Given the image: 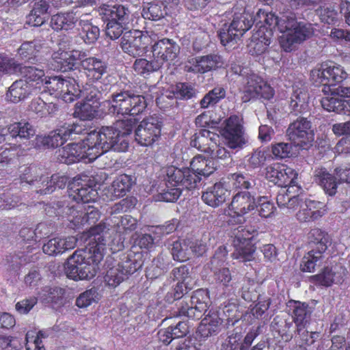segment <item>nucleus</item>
I'll use <instances>...</instances> for the list:
<instances>
[{
  "label": "nucleus",
  "mask_w": 350,
  "mask_h": 350,
  "mask_svg": "<svg viewBox=\"0 0 350 350\" xmlns=\"http://www.w3.org/2000/svg\"><path fill=\"white\" fill-rule=\"evenodd\" d=\"M104 105L110 113L128 115L130 118L118 120L112 126L92 131L81 142L59 149L57 157L60 163L69 165L82 160L90 163L109 150L116 152L128 150L129 136L136 124V119L131 116L142 113L146 109L144 97L122 91L113 94L104 102Z\"/></svg>",
  "instance_id": "f257e3e1"
},
{
  "label": "nucleus",
  "mask_w": 350,
  "mask_h": 350,
  "mask_svg": "<svg viewBox=\"0 0 350 350\" xmlns=\"http://www.w3.org/2000/svg\"><path fill=\"white\" fill-rule=\"evenodd\" d=\"M106 230L105 224L102 223L90 228V240L85 250L75 251L64 264V271L68 278L81 280L95 276L98 265L103 259L106 250L103 235Z\"/></svg>",
  "instance_id": "f03ea898"
},
{
  "label": "nucleus",
  "mask_w": 350,
  "mask_h": 350,
  "mask_svg": "<svg viewBox=\"0 0 350 350\" xmlns=\"http://www.w3.org/2000/svg\"><path fill=\"white\" fill-rule=\"evenodd\" d=\"M258 28L270 29L278 28L282 35L279 38L280 47L286 52H291L314 33L313 25L298 22L295 18L284 15L278 18L273 13L260 9L255 18Z\"/></svg>",
  "instance_id": "7ed1b4c3"
},
{
  "label": "nucleus",
  "mask_w": 350,
  "mask_h": 350,
  "mask_svg": "<svg viewBox=\"0 0 350 350\" xmlns=\"http://www.w3.org/2000/svg\"><path fill=\"white\" fill-rule=\"evenodd\" d=\"M228 19L219 32L221 42L224 46L236 42L254 23V18L247 12L243 2L237 3L231 10L225 13Z\"/></svg>",
  "instance_id": "20e7f679"
},
{
  "label": "nucleus",
  "mask_w": 350,
  "mask_h": 350,
  "mask_svg": "<svg viewBox=\"0 0 350 350\" xmlns=\"http://www.w3.org/2000/svg\"><path fill=\"white\" fill-rule=\"evenodd\" d=\"M42 90L48 92L51 95L61 98L66 103L74 101L81 92L75 79L63 78L60 76L45 77Z\"/></svg>",
  "instance_id": "39448f33"
},
{
  "label": "nucleus",
  "mask_w": 350,
  "mask_h": 350,
  "mask_svg": "<svg viewBox=\"0 0 350 350\" xmlns=\"http://www.w3.org/2000/svg\"><path fill=\"white\" fill-rule=\"evenodd\" d=\"M38 169L33 167H25L23 174L21 175V183H25L29 185H35L39 190L38 193L40 194H49L55 191L56 188L62 189L66 183L68 178L65 176L53 174L49 179L45 176H38Z\"/></svg>",
  "instance_id": "423d86ee"
},
{
  "label": "nucleus",
  "mask_w": 350,
  "mask_h": 350,
  "mask_svg": "<svg viewBox=\"0 0 350 350\" xmlns=\"http://www.w3.org/2000/svg\"><path fill=\"white\" fill-rule=\"evenodd\" d=\"M256 234V229L245 226L241 225L234 228L232 232L234 251L232 257L241 262L252 260L256 250L252 240Z\"/></svg>",
  "instance_id": "0eeeda50"
},
{
  "label": "nucleus",
  "mask_w": 350,
  "mask_h": 350,
  "mask_svg": "<svg viewBox=\"0 0 350 350\" xmlns=\"http://www.w3.org/2000/svg\"><path fill=\"white\" fill-rule=\"evenodd\" d=\"M309 237L314 246L303 257L300 267L302 271L311 273L314 272L315 267L320 266L322 262L323 253L327 249L328 238L327 234L319 228L312 229Z\"/></svg>",
  "instance_id": "6e6552de"
},
{
  "label": "nucleus",
  "mask_w": 350,
  "mask_h": 350,
  "mask_svg": "<svg viewBox=\"0 0 350 350\" xmlns=\"http://www.w3.org/2000/svg\"><path fill=\"white\" fill-rule=\"evenodd\" d=\"M57 214L66 218L70 224V228H75L85 224H94L100 218V213L92 206H85L83 204L59 207Z\"/></svg>",
  "instance_id": "1a4fd4ad"
},
{
  "label": "nucleus",
  "mask_w": 350,
  "mask_h": 350,
  "mask_svg": "<svg viewBox=\"0 0 350 350\" xmlns=\"http://www.w3.org/2000/svg\"><path fill=\"white\" fill-rule=\"evenodd\" d=\"M219 135L206 129L201 130L194 135L191 146L210 154L211 159H225L230 157L229 152L218 144Z\"/></svg>",
  "instance_id": "9d476101"
},
{
  "label": "nucleus",
  "mask_w": 350,
  "mask_h": 350,
  "mask_svg": "<svg viewBox=\"0 0 350 350\" xmlns=\"http://www.w3.org/2000/svg\"><path fill=\"white\" fill-rule=\"evenodd\" d=\"M310 77L317 85L321 84L325 88L337 86V84L347 77V73L343 67L338 64L324 63L311 70Z\"/></svg>",
  "instance_id": "9b49d317"
},
{
  "label": "nucleus",
  "mask_w": 350,
  "mask_h": 350,
  "mask_svg": "<svg viewBox=\"0 0 350 350\" xmlns=\"http://www.w3.org/2000/svg\"><path fill=\"white\" fill-rule=\"evenodd\" d=\"M153 41L154 38L148 32L144 33L140 31L133 30L124 33L120 46L124 53L131 56H142Z\"/></svg>",
  "instance_id": "f8f14e48"
},
{
  "label": "nucleus",
  "mask_w": 350,
  "mask_h": 350,
  "mask_svg": "<svg viewBox=\"0 0 350 350\" xmlns=\"http://www.w3.org/2000/svg\"><path fill=\"white\" fill-rule=\"evenodd\" d=\"M242 100L248 102L252 99L262 98L270 99L274 95L273 89L261 77L254 72L247 73L246 81L242 88Z\"/></svg>",
  "instance_id": "ddd939ff"
},
{
  "label": "nucleus",
  "mask_w": 350,
  "mask_h": 350,
  "mask_svg": "<svg viewBox=\"0 0 350 350\" xmlns=\"http://www.w3.org/2000/svg\"><path fill=\"white\" fill-rule=\"evenodd\" d=\"M288 139L302 149H307L312 145L314 134L311 129V123L306 118H298L291 123L286 131Z\"/></svg>",
  "instance_id": "4468645a"
},
{
  "label": "nucleus",
  "mask_w": 350,
  "mask_h": 350,
  "mask_svg": "<svg viewBox=\"0 0 350 350\" xmlns=\"http://www.w3.org/2000/svg\"><path fill=\"white\" fill-rule=\"evenodd\" d=\"M208 292L205 289L196 291L189 299V303L183 301L180 306L179 314L192 319H200L209 306Z\"/></svg>",
  "instance_id": "2eb2a0df"
},
{
  "label": "nucleus",
  "mask_w": 350,
  "mask_h": 350,
  "mask_svg": "<svg viewBox=\"0 0 350 350\" xmlns=\"http://www.w3.org/2000/svg\"><path fill=\"white\" fill-rule=\"evenodd\" d=\"M256 208L255 196L250 191H239L236 193L229 206V209L235 215L231 217L228 222L230 225L241 223L244 219L243 216Z\"/></svg>",
  "instance_id": "dca6fc26"
},
{
  "label": "nucleus",
  "mask_w": 350,
  "mask_h": 350,
  "mask_svg": "<svg viewBox=\"0 0 350 350\" xmlns=\"http://www.w3.org/2000/svg\"><path fill=\"white\" fill-rule=\"evenodd\" d=\"M226 144L232 149L241 148L245 144L243 127V118L238 116H231L225 121L221 131Z\"/></svg>",
  "instance_id": "f3484780"
},
{
  "label": "nucleus",
  "mask_w": 350,
  "mask_h": 350,
  "mask_svg": "<svg viewBox=\"0 0 350 350\" xmlns=\"http://www.w3.org/2000/svg\"><path fill=\"white\" fill-rule=\"evenodd\" d=\"M165 174L168 187L192 189L196 188L200 183L198 175L192 173L189 168L180 169L174 166H169L165 168Z\"/></svg>",
  "instance_id": "a211bd4d"
},
{
  "label": "nucleus",
  "mask_w": 350,
  "mask_h": 350,
  "mask_svg": "<svg viewBox=\"0 0 350 350\" xmlns=\"http://www.w3.org/2000/svg\"><path fill=\"white\" fill-rule=\"evenodd\" d=\"M161 122L156 117L143 120L135 130L136 142L144 146H150L161 137Z\"/></svg>",
  "instance_id": "6ab92c4d"
},
{
  "label": "nucleus",
  "mask_w": 350,
  "mask_h": 350,
  "mask_svg": "<svg viewBox=\"0 0 350 350\" xmlns=\"http://www.w3.org/2000/svg\"><path fill=\"white\" fill-rule=\"evenodd\" d=\"M265 178L280 187L298 183V174L286 165L275 163L267 166L265 169Z\"/></svg>",
  "instance_id": "aec40b11"
},
{
  "label": "nucleus",
  "mask_w": 350,
  "mask_h": 350,
  "mask_svg": "<svg viewBox=\"0 0 350 350\" xmlns=\"http://www.w3.org/2000/svg\"><path fill=\"white\" fill-rule=\"evenodd\" d=\"M154 38L152 45V58L161 67L164 63L175 59L179 53V46L172 40L163 38L156 41V36L151 35Z\"/></svg>",
  "instance_id": "412c9836"
},
{
  "label": "nucleus",
  "mask_w": 350,
  "mask_h": 350,
  "mask_svg": "<svg viewBox=\"0 0 350 350\" xmlns=\"http://www.w3.org/2000/svg\"><path fill=\"white\" fill-rule=\"evenodd\" d=\"M68 189V198L76 202L72 206H76L81 204L80 202L85 204L94 202L98 197V191L95 187L88 185L85 181L81 182L79 178L69 184Z\"/></svg>",
  "instance_id": "4be33fe9"
},
{
  "label": "nucleus",
  "mask_w": 350,
  "mask_h": 350,
  "mask_svg": "<svg viewBox=\"0 0 350 350\" xmlns=\"http://www.w3.org/2000/svg\"><path fill=\"white\" fill-rule=\"evenodd\" d=\"M87 56L88 54L85 51L72 50L66 51L59 49L53 53V59L57 64L56 68L66 72L73 69L79 62L81 66H82V62Z\"/></svg>",
  "instance_id": "5701e85b"
},
{
  "label": "nucleus",
  "mask_w": 350,
  "mask_h": 350,
  "mask_svg": "<svg viewBox=\"0 0 350 350\" xmlns=\"http://www.w3.org/2000/svg\"><path fill=\"white\" fill-rule=\"evenodd\" d=\"M224 64L217 55H208L190 59L185 65V70L195 73H204L221 68Z\"/></svg>",
  "instance_id": "b1692460"
},
{
  "label": "nucleus",
  "mask_w": 350,
  "mask_h": 350,
  "mask_svg": "<svg viewBox=\"0 0 350 350\" xmlns=\"http://www.w3.org/2000/svg\"><path fill=\"white\" fill-rule=\"evenodd\" d=\"M227 254L226 247L225 246H220L217 248L211 260V269L214 271L215 280L223 286H228L232 280L230 270L228 268H218L226 260Z\"/></svg>",
  "instance_id": "393cba45"
},
{
  "label": "nucleus",
  "mask_w": 350,
  "mask_h": 350,
  "mask_svg": "<svg viewBox=\"0 0 350 350\" xmlns=\"http://www.w3.org/2000/svg\"><path fill=\"white\" fill-rule=\"evenodd\" d=\"M137 267L132 260L126 259L107 271L105 281L109 286L116 287L119 285L129 275L133 273Z\"/></svg>",
  "instance_id": "a878e982"
},
{
  "label": "nucleus",
  "mask_w": 350,
  "mask_h": 350,
  "mask_svg": "<svg viewBox=\"0 0 350 350\" xmlns=\"http://www.w3.org/2000/svg\"><path fill=\"white\" fill-rule=\"evenodd\" d=\"M230 191L226 183L219 182L206 189L202 199L206 204L217 207L223 204L230 196Z\"/></svg>",
  "instance_id": "bb28decb"
},
{
  "label": "nucleus",
  "mask_w": 350,
  "mask_h": 350,
  "mask_svg": "<svg viewBox=\"0 0 350 350\" xmlns=\"http://www.w3.org/2000/svg\"><path fill=\"white\" fill-rule=\"evenodd\" d=\"M327 212L325 205L321 202L306 199L301 205V209L297 213V219L301 222H308L318 219Z\"/></svg>",
  "instance_id": "cd10ccee"
},
{
  "label": "nucleus",
  "mask_w": 350,
  "mask_h": 350,
  "mask_svg": "<svg viewBox=\"0 0 350 350\" xmlns=\"http://www.w3.org/2000/svg\"><path fill=\"white\" fill-rule=\"evenodd\" d=\"M272 37L271 30L265 27L258 28L248 44L250 53L252 55H260L264 53L271 44Z\"/></svg>",
  "instance_id": "c85d7f7f"
},
{
  "label": "nucleus",
  "mask_w": 350,
  "mask_h": 350,
  "mask_svg": "<svg viewBox=\"0 0 350 350\" xmlns=\"http://www.w3.org/2000/svg\"><path fill=\"white\" fill-rule=\"evenodd\" d=\"M82 69L90 83H94L107 72V64L96 57H86L82 62Z\"/></svg>",
  "instance_id": "c756f323"
},
{
  "label": "nucleus",
  "mask_w": 350,
  "mask_h": 350,
  "mask_svg": "<svg viewBox=\"0 0 350 350\" xmlns=\"http://www.w3.org/2000/svg\"><path fill=\"white\" fill-rule=\"evenodd\" d=\"M83 15L75 10L60 12L51 17V26L55 31H69L75 28L77 23H79V20Z\"/></svg>",
  "instance_id": "7c9ffc66"
},
{
  "label": "nucleus",
  "mask_w": 350,
  "mask_h": 350,
  "mask_svg": "<svg viewBox=\"0 0 350 350\" xmlns=\"http://www.w3.org/2000/svg\"><path fill=\"white\" fill-rule=\"evenodd\" d=\"M75 237L70 236L66 238L56 237L49 240L42 247L44 253L53 256L62 254L66 250L73 249L77 244Z\"/></svg>",
  "instance_id": "2f4dec72"
},
{
  "label": "nucleus",
  "mask_w": 350,
  "mask_h": 350,
  "mask_svg": "<svg viewBox=\"0 0 350 350\" xmlns=\"http://www.w3.org/2000/svg\"><path fill=\"white\" fill-rule=\"evenodd\" d=\"M133 183L131 176L126 174H121L112 183L111 186L105 191V195L109 200H114L124 196L130 190Z\"/></svg>",
  "instance_id": "473e14b6"
},
{
  "label": "nucleus",
  "mask_w": 350,
  "mask_h": 350,
  "mask_svg": "<svg viewBox=\"0 0 350 350\" xmlns=\"http://www.w3.org/2000/svg\"><path fill=\"white\" fill-rule=\"evenodd\" d=\"M196 94V90L192 85L187 83H179L175 86H170L163 90L161 96L157 98V103L159 105L164 98H178L189 99Z\"/></svg>",
  "instance_id": "72a5a7b5"
},
{
  "label": "nucleus",
  "mask_w": 350,
  "mask_h": 350,
  "mask_svg": "<svg viewBox=\"0 0 350 350\" xmlns=\"http://www.w3.org/2000/svg\"><path fill=\"white\" fill-rule=\"evenodd\" d=\"M99 15L104 22L128 21L129 12L121 5H103L98 10Z\"/></svg>",
  "instance_id": "f704fd0d"
},
{
  "label": "nucleus",
  "mask_w": 350,
  "mask_h": 350,
  "mask_svg": "<svg viewBox=\"0 0 350 350\" xmlns=\"http://www.w3.org/2000/svg\"><path fill=\"white\" fill-rule=\"evenodd\" d=\"M18 70L21 75L25 78L34 92L41 91L44 83V71L36 66H23L18 64Z\"/></svg>",
  "instance_id": "c9c22d12"
},
{
  "label": "nucleus",
  "mask_w": 350,
  "mask_h": 350,
  "mask_svg": "<svg viewBox=\"0 0 350 350\" xmlns=\"http://www.w3.org/2000/svg\"><path fill=\"white\" fill-rule=\"evenodd\" d=\"M346 274V269L340 264H336L331 267H325L323 272L314 276L317 281L324 286H331L333 283H340L343 281Z\"/></svg>",
  "instance_id": "e433bc0d"
},
{
  "label": "nucleus",
  "mask_w": 350,
  "mask_h": 350,
  "mask_svg": "<svg viewBox=\"0 0 350 350\" xmlns=\"http://www.w3.org/2000/svg\"><path fill=\"white\" fill-rule=\"evenodd\" d=\"M221 323L222 319L217 312H209L198 326V333L204 338L215 335L220 331Z\"/></svg>",
  "instance_id": "4c0bfd02"
},
{
  "label": "nucleus",
  "mask_w": 350,
  "mask_h": 350,
  "mask_svg": "<svg viewBox=\"0 0 350 350\" xmlns=\"http://www.w3.org/2000/svg\"><path fill=\"white\" fill-rule=\"evenodd\" d=\"M49 7L46 0H34L32 9L27 16V23L33 27L43 25L48 18Z\"/></svg>",
  "instance_id": "58836bf2"
},
{
  "label": "nucleus",
  "mask_w": 350,
  "mask_h": 350,
  "mask_svg": "<svg viewBox=\"0 0 350 350\" xmlns=\"http://www.w3.org/2000/svg\"><path fill=\"white\" fill-rule=\"evenodd\" d=\"M288 307L292 310L293 321L297 326V332L299 334L304 330L311 312L307 304L299 301H291Z\"/></svg>",
  "instance_id": "ea45409f"
},
{
  "label": "nucleus",
  "mask_w": 350,
  "mask_h": 350,
  "mask_svg": "<svg viewBox=\"0 0 350 350\" xmlns=\"http://www.w3.org/2000/svg\"><path fill=\"white\" fill-rule=\"evenodd\" d=\"M33 92H35L34 90L27 81L20 79L14 81L9 88L6 94V98L12 103H17L27 98Z\"/></svg>",
  "instance_id": "a19ab883"
},
{
  "label": "nucleus",
  "mask_w": 350,
  "mask_h": 350,
  "mask_svg": "<svg viewBox=\"0 0 350 350\" xmlns=\"http://www.w3.org/2000/svg\"><path fill=\"white\" fill-rule=\"evenodd\" d=\"M65 132L62 126L51 131L47 136L37 135L35 139V146L36 147L55 148L62 145L68 139Z\"/></svg>",
  "instance_id": "79ce46f5"
},
{
  "label": "nucleus",
  "mask_w": 350,
  "mask_h": 350,
  "mask_svg": "<svg viewBox=\"0 0 350 350\" xmlns=\"http://www.w3.org/2000/svg\"><path fill=\"white\" fill-rule=\"evenodd\" d=\"M89 14H84L79 20L80 36L85 44L94 43L100 36V29L92 24L89 18Z\"/></svg>",
  "instance_id": "37998d69"
},
{
  "label": "nucleus",
  "mask_w": 350,
  "mask_h": 350,
  "mask_svg": "<svg viewBox=\"0 0 350 350\" xmlns=\"http://www.w3.org/2000/svg\"><path fill=\"white\" fill-rule=\"evenodd\" d=\"M217 168L215 162L211 159H205L202 155H198L193 158L190 163V168L192 173L200 176H208L211 174Z\"/></svg>",
  "instance_id": "c03bdc74"
},
{
  "label": "nucleus",
  "mask_w": 350,
  "mask_h": 350,
  "mask_svg": "<svg viewBox=\"0 0 350 350\" xmlns=\"http://www.w3.org/2000/svg\"><path fill=\"white\" fill-rule=\"evenodd\" d=\"M314 176L315 181L321 186L327 194L334 196L336 193L338 183L325 168L316 169Z\"/></svg>",
  "instance_id": "a18cd8bd"
},
{
  "label": "nucleus",
  "mask_w": 350,
  "mask_h": 350,
  "mask_svg": "<svg viewBox=\"0 0 350 350\" xmlns=\"http://www.w3.org/2000/svg\"><path fill=\"white\" fill-rule=\"evenodd\" d=\"M99 107V102L96 100H83L75 105L74 116L81 120H91L96 113Z\"/></svg>",
  "instance_id": "49530a36"
},
{
  "label": "nucleus",
  "mask_w": 350,
  "mask_h": 350,
  "mask_svg": "<svg viewBox=\"0 0 350 350\" xmlns=\"http://www.w3.org/2000/svg\"><path fill=\"white\" fill-rule=\"evenodd\" d=\"M308 94L303 89H294L291 98L290 107L295 113H304L308 110Z\"/></svg>",
  "instance_id": "de8ad7c7"
},
{
  "label": "nucleus",
  "mask_w": 350,
  "mask_h": 350,
  "mask_svg": "<svg viewBox=\"0 0 350 350\" xmlns=\"http://www.w3.org/2000/svg\"><path fill=\"white\" fill-rule=\"evenodd\" d=\"M29 109L42 118L55 114L58 110V107L53 103H46L40 98H36L31 100Z\"/></svg>",
  "instance_id": "09e8293b"
},
{
  "label": "nucleus",
  "mask_w": 350,
  "mask_h": 350,
  "mask_svg": "<svg viewBox=\"0 0 350 350\" xmlns=\"http://www.w3.org/2000/svg\"><path fill=\"white\" fill-rule=\"evenodd\" d=\"M43 47V43L40 40L23 42L18 49V55L23 59L31 60L37 57Z\"/></svg>",
  "instance_id": "8fccbe9b"
},
{
  "label": "nucleus",
  "mask_w": 350,
  "mask_h": 350,
  "mask_svg": "<svg viewBox=\"0 0 350 350\" xmlns=\"http://www.w3.org/2000/svg\"><path fill=\"white\" fill-rule=\"evenodd\" d=\"M189 239H182L174 242L171 253L174 260L184 262L191 256Z\"/></svg>",
  "instance_id": "3c124183"
},
{
  "label": "nucleus",
  "mask_w": 350,
  "mask_h": 350,
  "mask_svg": "<svg viewBox=\"0 0 350 350\" xmlns=\"http://www.w3.org/2000/svg\"><path fill=\"white\" fill-rule=\"evenodd\" d=\"M12 138L28 139L36 134V129L29 122H21L11 124Z\"/></svg>",
  "instance_id": "603ef678"
},
{
  "label": "nucleus",
  "mask_w": 350,
  "mask_h": 350,
  "mask_svg": "<svg viewBox=\"0 0 350 350\" xmlns=\"http://www.w3.org/2000/svg\"><path fill=\"white\" fill-rule=\"evenodd\" d=\"M161 67L153 59L148 61L146 59L141 58L135 60L133 64L135 71L140 75L147 76L150 73L158 70Z\"/></svg>",
  "instance_id": "864d4df0"
},
{
  "label": "nucleus",
  "mask_w": 350,
  "mask_h": 350,
  "mask_svg": "<svg viewBox=\"0 0 350 350\" xmlns=\"http://www.w3.org/2000/svg\"><path fill=\"white\" fill-rule=\"evenodd\" d=\"M281 187L282 188L278 192L277 196V204L280 208H285V206H286L288 199H289L292 193L299 194L301 193V188L298 185V183Z\"/></svg>",
  "instance_id": "5fc2aeb1"
},
{
  "label": "nucleus",
  "mask_w": 350,
  "mask_h": 350,
  "mask_svg": "<svg viewBox=\"0 0 350 350\" xmlns=\"http://www.w3.org/2000/svg\"><path fill=\"white\" fill-rule=\"evenodd\" d=\"M226 96V90L222 87H215L207 93L200 101L202 108H208L217 103Z\"/></svg>",
  "instance_id": "6e6d98bb"
},
{
  "label": "nucleus",
  "mask_w": 350,
  "mask_h": 350,
  "mask_svg": "<svg viewBox=\"0 0 350 350\" xmlns=\"http://www.w3.org/2000/svg\"><path fill=\"white\" fill-rule=\"evenodd\" d=\"M99 294L94 288H91L81 293L77 298L75 304L80 308H85L93 303L97 302L99 300Z\"/></svg>",
  "instance_id": "4d7b16f0"
},
{
  "label": "nucleus",
  "mask_w": 350,
  "mask_h": 350,
  "mask_svg": "<svg viewBox=\"0 0 350 350\" xmlns=\"http://www.w3.org/2000/svg\"><path fill=\"white\" fill-rule=\"evenodd\" d=\"M228 179V184L232 185L234 189H249L253 183V180L249 176L241 173L232 174Z\"/></svg>",
  "instance_id": "13d9d810"
},
{
  "label": "nucleus",
  "mask_w": 350,
  "mask_h": 350,
  "mask_svg": "<svg viewBox=\"0 0 350 350\" xmlns=\"http://www.w3.org/2000/svg\"><path fill=\"white\" fill-rule=\"evenodd\" d=\"M256 208L261 217L268 218L275 215L276 208L273 202L267 200L266 197H260L258 200Z\"/></svg>",
  "instance_id": "bf43d9fd"
},
{
  "label": "nucleus",
  "mask_w": 350,
  "mask_h": 350,
  "mask_svg": "<svg viewBox=\"0 0 350 350\" xmlns=\"http://www.w3.org/2000/svg\"><path fill=\"white\" fill-rule=\"evenodd\" d=\"M273 155L276 159H284L295 154L291 144L280 142L273 144L271 147Z\"/></svg>",
  "instance_id": "052dcab7"
},
{
  "label": "nucleus",
  "mask_w": 350,
  "mask_h": 350,
  "mask_svg": "<svg viewBox=\"0 0 350 350\" xmlns=\"http://www.w3.org/2000/svg\"><path fill=\"white\" fill-rule=\"evenodd\" d=\"M18 64L14 58L0 53V74H11L18 71Z\"/></svg>",
  "instance_id": "680f3d73"
},
{
  "label": "nucleus",
  "mask_w": 350,
  "mask_h": 350,
  "mask_svg": "<svg viewBox=\"0 0 350 350\" xmlns=\"http://www.w3.org/2000/svg\"><path fill=\"white\" fill-rule=\"evenodd\" d=\"M128 21L122 22H107L106 35L111 40L118 38L123 33Z\"/></svg>",
  "instance_id": "e2e57ef3"
},
{
  "label": "nucleus",
  "mask_w": 350,
  "mask_h": 350,
  "mask_svg": "<svg viewBox=\"0 0 350 350\" xmlns=\"http://www.w3.org/2000/svg\"><path fill=\"white\" fill-rule=\"evenodd\" d=\"M164 14L160 5L152 3L146 8H144L142 16L146 19L158 21L163 17Z\"/></svg>",
  "instance_id": "0e129e2a"
},
{
  "label": "nucleus",
  "mask_w": 350,
  "mask_h": 350,
  "mask_svg": "<svg viewBox=\"0 0 350 350\" xmlns=\"http://www.w3.org/2000/svg\"><path fill=\"white\" fill-rule=\"evenodd\" d=\"M342 99L334 96H327L321 100V105L324 109L329 112L340 113Z\"/></svg>",
  "instance_id": "69168bd1"
},
{
  "label": "nucleus",
  "mask_w": 350,
  "mask_h": 350,
  "mask_svg": "<svg viewBox=\"0 0 350 350\" xmlns=\"http://www.w3.org/2000/svg\"><path fill=\"white\" fill-rule=\"evenodd\" d=\"M319 14L321 22L324 23L334 25L338 21V13L337 10L332 6L322 8Z\"/></svg>",
  "instance_id": "338daca9"
},
{
  "label": "nucleus",
  "mask_w": 350,
  "mask_h": 350,
  "mask_svg": "<svg viewBox=\"0 0 350 350\" xmlns=\"http://www.w3.org/2000/svg\"><path fill=\"white\" fill-rule=\"evenodd\" d=\"M33 333L27 332L26 334V349L27 350H45L44 345L42 344V340L40 338V336H41V332H39L38 334L34 337L33 335L31 336Z\"/></svg>",
  "instance_id": "774afa93"
}]
</instances>
